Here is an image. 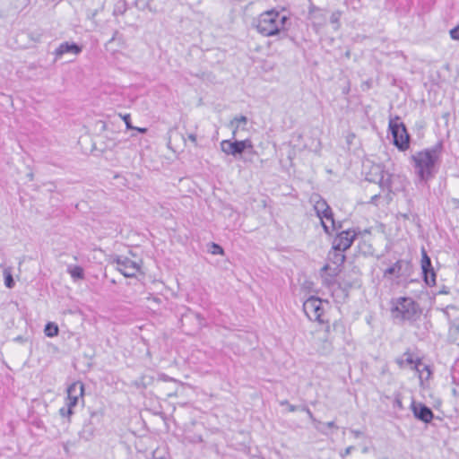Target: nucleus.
I'll use <instances>...</instances> for the list:
<instances>
[{"mask_svg": "<svg viewBox=\"0 0 459 459\" xmlns=\"http://www.w3.org/2000/svg\"><path fill=\"white\" fill-rule=\"evenodd\" d=\"M441 144L416 152L411 156L415 173L420 180L427 181L434 174L435 165L439 159Z\"/></svg>", "mask_w": 459, "mask_h": 459, "instance_id": "1", "label": "nucleus"}, {"mask_svg": "<svg viewBox=\"0 0 459 459\" xmlns=\"http://www.w3.org/2000/svg\"><path fill=\"white\" fill-rule=\"evenodd\" d=\"M289 18L275 10L262 13L257 20L256 30L264 37H272L288 30Z\"/></svg>", "mask_w": 459, "mask_h": 459, "instance_id": "2", "label": "nucleus"}, {"mask_svg": "<svg viewBox=\"0 0 459 459\" xmlns=\"http://www.w3.org/2000/svg\"><path fill=\"white\" fill-rule=\"evenodd\" d=\"M394 317L415 321L420 315L418 305L411 298H399L392 309Z\"/></svg>", "mask_w": 459, "mask_h": 459, "instance_id": "3", "label": "nucleus"}, {"mask_svg": "<svg viewBox=\"0 0 459 459\" xmlns=\"http://www.w3.org/2000/svg\"><path fill=\"white\" fill-rule=\"evenodd\" d=\"M222 140L220 143L221 150L227 155H231L235 158L241 155L246 150L249 152L255 154L256 152L254 150V145L249 138L244 140Z\"/></svg>", "mask_w": 459, "mask_h": 459, "instance_id": "4", "label": "nucleus"}, {"mask_svg": "<svg viewBox=\"0 0 459 459\" xmlns=\"http://www.w3.org/2000/svg\"><path fill=\"white\" fill-rule=\"evenodd\" d=\"M317 197L318 200L315 201L314 209L320 219L325 232L330 234L336 229L332 209L324 199Z\"/></svg>", "mask_w": 459, "mask_h": 459, "instance_id": "5", "label": "nucleus"}, {"mask_svg": "<svg viewBox=\"0 0 459 459\" xmlns=\"http://www.w3.org/2000/svg\"><path fill=\"white\" fill-rule=\"evenodd\" d=\"M389 128L394 138V144L402 151L408 149L409 134L404 125L399 122V117L390 119Z\"/></svg>", "mask_w": 459, "mask_h": 459, "instance_id": "6", "label": "nucleus"}, {"mask_svg": "<svg viewBox=\"0 0 459 459\" xmlns=\"http://www.w3.org/2000/svg\"><path fill=\"white\" fill-rule=\"evenodd\" d=\"M303 310L306 316L313 321L323 323L322 316L324 308L322 307V300L316 297H310L303 303Z\"/></svg>", "mask_w": 459, "mask_h": 459, "instance_id": "7", "label": "nucleus"}, {"mask_svg": "<svg viewBox=\"0 0 459 459\" xmlns=\"http://www.w3.org/2000/svg\"><path fill=\"white\" fill-rule=\"evenodd\" d=\"M112 263L116 264V268L127 278L134 277L140 270L138 263L126 256L116 255Z\"/></svg>", "mask_w": 459, "mask_h": 459, "instance_id": "8", "label": "nucleus"}, {"mask_svg": "<svg viewBox=\"0 0 459 459\" xmlns=\"http://www.w3.org/2000/svg\"><path fill=\"white\" fill-rule=\"evenodd\" d=\"M83 392L84 385L82 382H74L67 388L66 406L68 417L74 413L73 408L77 405L79 398L83 395Z\"/></svg>", "mask_w": 459, "mask_h": 459, "instance_id": "9", "label": "nucleus"}, {"mask_svg": "<svg viewBox=\"0 0 459 459\" xmlns=\"http://www.w3.org/2000/svg\"><path fill=\"white\" fill-rule=\"evenodd\" d=\"M358 233L354 230H347L340 232L333 241V248L337 250H347L352 245Z\"/></svg>", "mask_w": 459, "mask_h": 459, "instance_id": "10", "label": "nucleus"}, {"mask_svg": "<svg viewBox=\"0 0 459 459\" xmlns=\"http://www.w3.org/2000/svg\"><path fill=\"white\" fill-rule=\"evenodd\" d=\"M421 253V269L424 275V281L428 285L434 286L436 284V273L432 267L431 260L425 249H422Z\"/></svg>", "mask_w": 459, "mask_h": 459, "instance_id": "11", "label": "nucleus"}, {"mask_svg": "<svg viewBox=\"0 0 459 459\" xmlns=\"http://www.w3.org/2000/svg\"><path fill=\"white\" fill-rule=\"evenodd\" d=\"M248 118L246 116H237L230 121L229 127L232 131V138L243 136L247 131Z\"/></svg>", "mask_w": 459, "mask_h": 459, "instance_id": "12", "label": "nucleus"}, {"mask_svg": "<svg viewBox=\"0 0 459 459\" xmlns=\"http://www.w3.org/2000/svg\"><path fill=\"white\" fill-rule=\"evenodd\" d=\"M411 410L414 416L425 423H429L433 420V411L423 403H412Z\"/></svg>", "mask_w": 459, "mask_h": 459, "instance_id": "13", "label": "nucleus"}, {"mask_svg": "<svg viewBox=\"0 0 459 459\" xmlns=\"http://www.w3.org/2000/svg\"><path fill=\"white\" fill-rule=\"evenodd\" d=\"M395 362L400 368H403L406 365H410L411 369L421 366V359H414L410 350H407L401 357L396 358Z\"/></svg>", "mask_w": 459, "mask_h": 459, "instance_id": "14", "label": "nucleus"}, {"mask_svg": "<svg viewBox=\"0 0 459 459\" xmlns=\"http://www.w3.org/2000/svg\"><path fill=\"white\" fill-rule=\"evenodd\" d=\"M82 52V48L75 43L64 42L55 50L56 59H60L65 54L72 53L79 55Z\"/></svg>", "mask_w": 459, "mask_h": 459, "instance_id": "15", "label": "nucleus"}, {"mask_svg": "<svg viewBox=\"0 0 459 459\" xmlns=\"http://www.w3.org/2000/svg\"><path fill=\"white\" fill-rule=\"evenodd\" d=\"M308 15L309 19L314 22L315 27H322L325 24V14L320 8L311 5L308 10Z\"/></svg>", "mask_w": 459, "mask_h": 459, "instance_id": "16", "label": "nucleus"}, {"mask_svg": "<svg viewBox=\"0 0 459 459\" xmlns=\"http://www.w3.org/2000/svg\"><path fill=\"white\" fill-rule=\"evenodd\" d=\"M413 370H415L418 373L421 385H424V382L429 381L432 375V370L430 367L429 365L423 364L422 362L421 366H419V368H414Z\"/></svg>", "mask_w": 459, "mask_h": 459, "instance_id": "17", "label": "nucleus"}, {"mask_svg": "<svg viewBox=\"0 0 459 459\" xmlns=\"http://www.w3.org/2000/svg\"><path fill=\"white\" fill-rule=\"evenodd\" d=\"M343 252V250H337L333 247L332 250L328 254L329 261L337 266L342 265L345 261V255Z\"/></svg>", "mask_w": 459, "mask_h": 459, "instance_id": "18", "label": "nucleus"}, {"mask_svg": "<svg viewBox=\"0 0 459 459\" xmlns=\"http://www.w3.org/2000/svg\"><path fill=\"white\" fill-rule=\"evenodd\" d=\"M95 432V427L93 426L92 422L89 420L88 422H85L81 432L80 437L85 440H90L93 437Z\"/></svg>", "mask_w": 459, "mask_h": 459, "instance_id": "19", "label": "nucleus"}, {"mask_svg": "<svg viewBox=\"0 0 459 459\" xmlns=\"http://www.w3.org/2000/svg\"><path fill=\"white\" fill-rule=\"evenodd\" d=\"M402 264H403L402 261H397L392 266H390L389 268H387L385 271L384 275L385 276H388V275L399 276L401 270H402Z\"/></svg>", "mask_w": 459, "mask_h": 459, "instance_id": "20", "label": "nucleus"}, {"mask_svg": "<svg viewBox=\"0 0 459 459\" xmlns=\"http://www.w3.org/2000/svg\"><path fill=\"white\" fill-rule=\"evenodd\" d=\"M339 326H340V325L337 323H334L332 326L329 325H326L325 330V335L324 337V341L325 343H327L328 348L332 347V343H333V337L331 335V329L333 327V330H336Z\"/></svg>", "mask_w": 459, "mask_h": 459, "instance_id": "21", "label": "nucleus"}, {"mask_svg": "<svg viewBox=\"0 0 459 459\" xmlns=\"http://www.w3.org/2000/svg\"><path fill=\"white\" fill-rule=\"evenodd\" d=\"M68 273L74 279H82L84 277L83 269L78 265L69 267Z\"/></svg>", "mask_w": 459, "mask_h": 459, "instance_id": "22", "label": "nucleus"}, {"mask_svg": "<svg viewBox=\"0 0 459 459\" xmlns=\"http://www.w3.org/2000/svg\"><path fill=\"white\" fill-rule=\"evenodd\" d=\"M44 332L48 337L56 336L58 334V326L54 323H48Z\"/></svg>", "mask_w": 459, "mask_h": 459, "instance_id": "23", "label": "nucleus"}, {"mask_svg": "<svg viewBox=\"0 0 459 459\" xmlns=\"http://www.w3.org/2000/svg\"><path fill=\"white\" fill-rule=\"evenodd\" d=\"M341 16H342L341 11H335L331 14L330 22L334 25V30H338L340 28Z\"/></svg>", "mask_w": 459, "mask_h": 459, "instance_id": "24", "label": "nucleus"}, {"mask_svg": "<svg viewBox=\"0 0 459 459\" xmlns=\"http://www.w3.org/2000/svg\"><path fill=\"white\" fill-rule=\"evenodd\" d=\"M223 253H224L223 248L220 245L215 244V243H213L212 245V254L223 255Z\"/></svg>", "mask_w": 459, "mask_h": 459, "instance_id": "25", "label": "nucleus"}, {"mask_svg": "<svg viewBox=\"0 0 459 459\" xmlns=\"http://www.w3.org/2000/svg\"><path fill=\"white\" fill-rule=\"evenodd\" d=\"M389 181H390V175L386 174V178H385V176L383 175L380 179L381 187H383V188L386 187L389 189V187H390Z\"/></svg>", "mask_w": 459, "mask_h": 459, "instance_id": "26", "label": "nucleus"}, {"mask_svg": "<svg viewBox=\"0 0 459 459\" xmlns=\"http://www.w3.org/2000/svg\"><path fill=\"white\" fill-rule=\"evenodd\" d=\"M122 119L125 121L127 129H130V130L134 129V126H133L131 125V117H130L129 114H126L124 116H122Z\"/></svg>", "mask_w": 459, "mask_h": 459, "instance_id": "27", "label": "nucleus"}, {"mask_svg": "<svg viewBox=\"0 0 459 459\" xmlns=\"http://www.w3.org/2000/svg\"><path fill=\"white\" fill-rule=\"evenodd\" d=\"M4 283L7 288H13L14 285L13 279L10 273L5 274L4 277Z\"/></svg>", "mask_w": 459, "mask_h": 459, "instance_id": "28", "label": "nucleus"}, {"mask_svg": "<svg viewBox=\"0 0 459 459\" xmlns=\"http://www.w3.org/2000/svg\"><path fill=\"white\" fill-rule=\"evenodd\" d=\"M449 33L453 39L459 40V25L452 29Z\"/></svg>", "mask_w": 459, "mask_h": 459, "instance_id": "29", "label": "nucleus"}, {"mask_svg": "<svg viewBox=\"0 0 459 459\" xmlns=\"http://www.w3.org/2000/svg\"><path fill=\"white\" fill-rule=\"evenodd\" d=\"M280 404L281 406L286 405L287 408H288V411H290V412H293V411H295L297 410V407L295 405L290 404L287 400L281 401Z\"/></svg>", "mask_w": 459, "mask_h": 459, "instance_id": "30", "label": "nucleus"}, {"mask_svg": "<svg viewBox=\"0 0 459 459\" xmlns=\"http://www.w3.org/2000/svg\"><path fill=\"white\" fill-rule=\"evenodd\" d=\"M354 449V446H348L347 448H345V450L343 452H342L340 455L342 457H345L347 455H349L351 451Z\"/></svg>", "mask_w": 459, "mask_h": 459, "instance_id": "31", "label": "nucleus"}, {"mask_svg": "<svg viewBox=\"0 0 459 459\" xmlns=\"http://www.w3.org/2000/svg\"><path fill=\"white\" fill-rule=\"evenodd\" d=\"M306 412L307 413L309 419L315 422V423H320L313 415V413L311 412V411L307 408L305 409Z\"/></svg>", "mask_w": 459, "mask_h": 459, "instance_id": "32", "label": "nucleus"}, {"mask_svg": "<svg viewBox=\"0 0 459 459\" xmlns=\"http://www.w3.org/2000/svg\"><path fill=\"white\" fill-rule=\"evenodd\" d=\"M188 139L196 146L197 145V138L195 134H188Z\"/></svg>", "mask_w": 459, "mask_h": 459, "instance_id": "33", "label": "nucleus"}, {"mask_svg": "<svg viewBox=\"0 0 459 459\" xmlns=\"http://www.w3.org/2000/svg\"><path fill=\"white\" fill-rule=\"evenodd\" d=\"M59 412H60V414H61L62 416H68V415H67V406H66V407H63V408H61V409H60V411H59Z\"/></svg>", "mask_w": 459, "mask_h": 459, "instance_id": "34", "label": "nucleus"}, {"mask_svg": "<svg viewBox=\"0 0 459 459\" xmlns=\"http://www.w3.org/2000/svg\"><path fill=\"white\" fill-rule=\"evenodd\" d=\"M379 197L378 195H374L372 197H371V200H370V203L371 204H377V198Z\"/></svg>", "mask_w": 459, "mask_h": 459, "instance_id": "35", "label": "nucleus"}, {"mask_svg": "<svg viewBox=\"0 0 459 459\" xmlns=\"http://www.w3.org/2000/svg\"><path fill=\"white\" fill-rule=\"evenodd\" d=\"M351 432L355 437H359L361 435V432L359 430H352Z\"/></svg>", "mask_w": 459, "mask_h": 459, "instance_id": "36", "label": "nucleus"}, {"mask_svg": "<svg viewBox=\"0 0 459 459\" xmlns=\"http://www.w3.org/2000/svg\"><path fill=\"white\" fill-rule=\"evenodd\" d=\"M134 130H137L138 132H141V133H145L147 131V128L134 127Z\"/></svg>", "mask_w": 459, "mask_h": 459, "instance_id": "37", "label": "nucleus"}, {"mask_svg": "<svg viewBox=\"0 0 459 459\" xmlns=\"http://www.w3.org/2000/svg\"><path fill=\"white\" fill-rule=\"evenodd\" d=\"M326 426L328 428H334L335 427V423H334V421H329V422L326 423Z\"/></svg>", "mask_w": 459, "mask_h": 459, "instance_id": "38", "label": "nucleus"}, {"mask_svg": "<svg viewBox=\"0 0 459 459\" xmlns=\"http://www.w3.org/2000/svg\"><path fill=\"white\" fill-rule=\"evenodd\" d=\"M395 403L399 408H402V401L400 399H396Z\"/></svg>", "mask_w": 459, "mask_h": 459, "instance_id": "39", "label": "nucleus"}, {"mask_svg": "<svg viewBox=\"0 0 459 459\" xmlns=\"http://www.w3.org/2000/svg\"><path fill=\"white\" fill-rule=\"evenodd\" d=\"M328 269H330V266L328 264H325L323 268H322V272H325L327 271Z\"/></svg>", "mask_w": 459, "mask_h": 459, "instance_id": "40", "label": "nucleus"}, {"mask_svg": "<svg viewBox=\"0 0 459 459\" xmlns=\"http://www.w3.org/2000/svg\"><path fill=\"white\" fill-rule=\"evenodd\" d=\"M401 216H402L403 218L406 219V220H407V219H409L408 214H405V213H404V214H401Z\"/></svg>", "mask_w": 459, "mask_h": 459, "instance_id": "41", "label": "nucleus"}, {"mask_svg": "<svg viewBox=\"0 0 459 459\" xmlns=\"http://www.w3.org/2000/svg\"><path fill=\"white\" fill-rule=\"evenodd\" d=\"M163 379H164V380H171V378H169V377H163Z\"/></svg>", "mask_w": 459, "mask_h": 459, "instance_id": "42", "label": "nucleus"}]
</instances>
